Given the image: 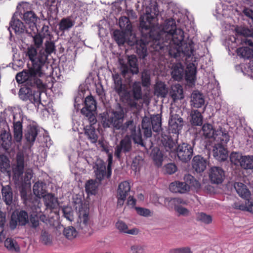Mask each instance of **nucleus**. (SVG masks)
I'll list each match as a JSON object with an SVG mask.
<instances>
[{"label":"nucleus","instance_id":"f257e3e1","mask_svg":"<svg viewBox=\"0 0 253 253\" xmlns=\"http://www.w3.org/2000/svg\"><path fill=\"white\" fill-rule=\"evenodd\" d=\"M161 19L165 21L162 30L159 28L158 35L155 36V30H152L150 37L155 40L156 50H168L170 56L177 58L183 56H190L192 53V49L190 44L183 43L184 32L180 29H177L175 22L172 18L168 19Z\"/></svg>","mask_w":253,"mask_h":253},{"label":"nucleus","instance_id":"f03ea898","mask_svg":"<svg viewBox=\"0 0 253 253\" xmlns=\"http://www.w3.org/2000/svg\"><path fill=\"white\" fill-rule=\"evenodd\" d=\"M26 55L32 62L31 67L28 70L18 73L16 76V80L18 83H25L29 86L36 87L41 89L45 87V85L42 78L46 76L45 71L47 65L45 64L47 55L42 50L39 53L33 46L28 47Z\"/></svg>","mask_w":253,"mask_h":253},{"label":"nucleus","instance_id":"7ed1b4c3","mask_svg":"<svg viewBox=\"0 0 253 253\" xmlns=\"http://www.w3.org/2000/svg\"><path fill=\"white\" fill-rule=\"evenodd\" d=\"M158 17H140V28L142 35L146 34V38L149 36V40L141 39L138 40L135 35L132 33L131 29L130 30V34H128L127 37V42L129 45L132 46L136 44V52L140 58H144L147 55L146 44L152 42H153L154 48L155 49L156 43L155 40L150 37V35L152 30H155L154 35H158L157 31H159V28L162 30L163 25L159 26L156 24L158 20Z\"/></svg>","mask_w":253,"mask_h":253},{"label":"nucleus","instance_id":"20e7f679","mask_svg":"<svg viewBox=\"0 0 253 253\" xmlns=\"http://www.w3.org/2000/svg\"><path fill=\"white\" fill-rule=\"evenodd\" d=\"M142 128L144 130V135L149 138L152 136V129L154 132H159L162 130L161 117L157 114L149 117H144L142 121Z\"/></svg>","mask_w":253,"mask_h":253},{"label":"nucleus","instance_id":"39448f33","mask_svg":"<svg viewBox=\"0 0 253 253\" xmlns=\"http://www.w3.org/2000/svg\"><path fill=\"white\" fill-rule=\"evenodd\" d=\"M81 202V201L79 200V203L76 204V208H79L77 227L83 233H85L89 230L90 227L89 208L86 205L83 204Z\"/></svg>","mask_w":253,"mask_h":253},{"label":"nucleus","instance_id":"423d86ee","mask_svg":"<svg viewBox=\"0 0 253 253\" xmlns=\"http://www.w3.org/2000/svg\"><path fill=\"white\" fill-rule=\"evenodd\" d=\"M124 118V113L122 109L118 111L112 110L108 113L102 114V123L104 127H110L113 126L117 129L119 128L121 123H123Z\"/></svg>","mask_w":253,"mask_h":253},{"label":"nucleus","instance_id":"0eeeda50","mask_svg":"<svg viewBox=\"0 0 253 253\" xmlns=\"http://www.w3.org/2000/svg\"><path fill=\"white\" fill-rule=\"evenodd\" d=\"M106 12L104 15H112V16L119 14L122 15L125 13L127 16H134L135 14L133 10L131 8H128L126 2L124 0L116 1L112 3L111 5L107 6L104 9Z\"/></svg>","mask_w":253,"mask_h":253},{"label":"nucleus","instance_id":"6e6552de","mask_svg":"<svg viewBox=\"0 0 253 253\" xmlns=\"http://www.w3.org/2000/svg\"><path fill=\"white\" fill-rule=\"evenodd\" d=\"M132 144L131 136L126 134L115 148L114 156L118 159L122 157L123 153L126 154L132 150Z\"/></svg>","mask_w":253,"mask_h":253},{"label":"nucleus","instance_id":"1a4fd4ad","mask_svg":"<svg viewBox=\"0 0 253 253\" xmlns=\"http://www.w3.org/2000/svg\"><path fill=\"white\" fill-rule=\"evenodd\" d=\"M29 222L28 215L24 211H15L12 214L9 222L11 229L16 228L17 225L25 226Z\"/></svg>","mask_w":253,"mask_h":253},{"label":"nucleus","instance_id":"9d476101","mask_svg":"<svg viewBox=\"0 0 253 253\" xmlns=\"http://www.w3.org/2000/svg\"><path fill=\"white\" fill-rule=\"evenodd\" d=\"M137 59L135 56L131 55L128 57V63L129 67L120 60V63L121 65V73L124 78L129 77V73L133 74H137L139 72L138 66L137 64Z\"/></svg>","mask_w":253,"mask_h":253},{"label":"nucleus","instance_id":"9b49d317","mask_svg":"<svg viewBox=\"0 0 253 253\" xmlns=\"http://www.w3.org/2000/svg\"><path fill=\"white\" fill-rule=\"evenodd\" d=\"M178 159L183 162L186 163L190 160L193 155V148L188 143H182L176 148Z\"/></svg>","mask_w":253,"mask_h":253},{"label":"nucleus","instance_id":"f8f14e48","mask_svg":"<svg viewBox=\"0 0 253 253\" xmlns=\"http://www.w3.org/2000/svg\"><path fill=\"white\" fill-rule=\"evenodd\" d=\"M12 116L14 138L17 142H20L23 137V119L19 114H13Z\"/></svg>","mask_w":253,"mask_h":253},{"label":"nucleus","instance_id":"ddd939ff","mask_svg":"<svg viewBox=\"0 0 253 253\" xmlns=\"http://www.w3.org/2000/svg\"><path fill=\"white\" fill-rule=\"evenodd\" d=\"M24 168V157L22 153H18L16 155V164L13 169L14 176L18 180H23V173Z\"/></svg>","mask_w":253,"mask_h":253},{"label":"nucleus","instance_id":"4468645a","mask_svg":"<svg viewBox=\"0 0 253 253\" xmlns=\"http://www.w3.org/2000/svg\"><path fill=\"white\" fill-rule=\"evenodd\" d=\"M130 189L129 183L127 181H124L119 184L117 191L118 206L123 205Z\"/></svg>","mask_w":253,"mask_h":253},{"label":"nucleus","instance_id":"2eb2a0df","mask_svg":"<svg viewBox=\"0 0 253 253\" xmlns=\"http://www.w3.org/2000/svg\"><path fill=\"white\" fill-rule=\"evenodd\" d=\"M169 128L172 133H179L183 126V121L178 114H171L169 121Z\"/></svg>","mask_w":253,"mask_h":253},{"label":"nucleus","instance_id":"dca6fc26","mask_svg":"<svg viewBox=\"0 0 253 253\" xmlns=\"http://www.w3.org/2000/svg\"><path fill=\"white\" fill-rule=\"evenodd\" d=\"M224 176V171L220 167H213L209 170V177L211 182L213 183H221Z\"/></svg>","mask_w":253,"mask_h":253},{"label":"nucleus","instance_id":"f3484780","mask_svg":"<svg viewBox=\"0 0 253 253\" xmlns=\"http://www.w3.org/2000/svg\"><path fill=\"white\" fill-rule=\"evenodd\" d=\"M11 139L8 125L5 121L0 120V141L2 145H9Z\"/></svg>","mask_w":253,"mask_h":253},{"label":"nucleus","instance_id":"a211bd4d","mask_svg":"<svg viewBox=\"0 0 253 253\" xmlns=\"http://www.w3.org/2000/svg\"><path fill=\"white\" fill-rule=\"evenodd\" d=\"M147 4L145 3V6L143 5V14L146 16H159L162 15L158 8V2L156 0H149Z\"/></svg>","mask_w":253,"mask_h":253},{"label":"nucleus","instance_id":"6ab92c4d","mask_svg":"<svg viewBox=\"0 0 253 253\" xmlns=\"http://www.w3.org/2000/svg\"><path fill=\"white\" fill-rule=\"evenodd\" d=\"M161 141L166 151L170 153L175 151L176 143L169 134L163 132L161 135Z\"/></svg>","mask_w":253,"mask_h":253},{"label":"nucleus","instance_id":"aec40b11","mask_svg":"<svg viewBox=\"0 0 253 253\" xmlns=\"http://www.w3.org/2000/svg\"><path fill=\"white\" fill-rule=\"evenodd\" d=\"M136 125L133 119H130L125 123H121L119 128L117 130H120L122 134H130L136 131Z\"/></svg>","mask_w":253,"mask_h":253},{"label":"nucleus","instance_id":"412c9836","mask_svg":"<svg viewBox=\"0 0 253 253\" xmlns=\"http://www.w3.org/2000/svg\"><path fill=\"white\" fill-rule=\"evenodd\" d=\"M169 189L172 192L184 194L189 191L190 186L185 182L176 181L170 184Z\"/></svg>","mask_w":253,"mask_h":253},{"label":"nucleus","instance_id":"4be33fe9","mask_svg":"<svg viewBox=\"0 0 253 253\" xmlns=\"http://www.w3.org/2000/svg\"><path fill=\"white\" fill-rule=\"evenodd\" d=\"M214 140L217 142V144L225 145L229 142L230 136L227 130L220 128L215 130Z\"/></svg>","mask_w":253,"mask_h":253},{"label":"nucleus","instance_id":"5701e85b","mask_svg":"<svg viewBox=\"0 0 253 253\" xmlns=\"http://www.w3.org/2000/svg\"><path fill=\"white\" fill-rule=\"evenodd\" d=\"M223 144H215L213 148V156L218 161H224L227 158V151Z\"/></svg>","mask_w":253,"mask_h":253},{"label":"nucleus","instance_id":"b1692460","mask_svg":"<svg viewBox=\"0 0 253 253\" xmlns=\"http://www.w3.org/2000/svg\"><path fill=\"white\" fill-rule=\"evenodd\" d=\"M192 168L197 172H201L205 170L207 167V162L199 155L195 156L192 160Z\"/></svg>","mask_w":253,"mask_h":253},{"label":"nucleus","instance_id":"393cba45","mask_svg":"<svg viewBox=\"0 0 253 253\" xmlns=\"http://www.w3.org/2000/svg\"><path fill=\"white\" fill-rule=\"evenodd\" d=\"M30 3L21 2L18 4L13 16H30Z\"/></svg>","mask_w":253,"mask_h":253},{"label":"nucleus","instance_id":"a878e982","mask_svg":"<svg viewBox=\"0 0 253 253\" xmlns=\"http://www.w3.org/2000/svg\"><path fill=\"white\" fill-rule=\"evenodd\" d=\"M191 98L192 105L195 108L201 107L205 103L203 95L197 91H195L192 93Z\"/></svg>","mask_w":253,"mask_h":253},{"label":"nucleus","instance_id":"bb28decb","mask_svg":"<svg viewBox=\"0 0 253 253\" xmlns=\"http://www.w3.org/2000/svg\"><path fill=\"white\" fill-rule=\"evenodd\" d=\"M169 94L174 101L183 98V89L179 84L172 85L169 92Z\"/></svg>","mask_w":253,"mask_h":253},{"label":"nucleus","instance_id":"cd10ccee","mask_svg":"<svg viewBox=\"0 0 253 253\" xmlns=\"http://www.w3.org/2000/svg\"><path fill=\"white\" fill-rule=\"evenodd\" d=\"M116 227L120 232L132 235H137L139 233V230L134 228L128 229L127 225L122 221H119L116 223Z\"/></svg>","mask_w":253,"mask_h":253},{"label":"nucleus","instance_id":"c85d7f7f","mask_svg":"<svg viewBox=\"0 0 253 253\" xmlns=\"http://www.w3.org/2000/svg\"><path fill=\"white\" fill-rule=\"evenodd\" d=\"M44 203L47 208L54 209L58 207L57 198L52 194H47L43 197Z\"/></svg>","mask_w":253,"mask_h":253},{"label":"nucleus","instance_id":"c756f323","mask_svg":"<svg viewBox=\"0 0 253 253\" xmlns=\"http://www.w3.org/2000/svg\"><path fill=\"white\" fill-rule=\"evenodd\" d=\"M237 193L239 195L244 199H247L250 197L251 193L247 186L242 183L236 182L234 185Z\"/></svg>","mask_w":253,"mask_h":253},{"label":"nucleus","instance_id":"7c9ffc66","mask_svg":"<svg viewBox=\"0 0 253 253\" xmlns=\"http://www.w3.org/2000/svg\"><path fill=\"white\" fill-rule=\"evenodd\" d=\"M127 31H121L117 30L113 32V37L115 41L119 45H123L127 41V36L128 34Z\"/></svg>","mask_w":253,"mask_h":253},{"label":"nucleus","instance_id":"2f4dec72","mask_svg":"<svg viewBox=\"0 0 253 253\" xmlns=\"http://www.w3.org/2000/svg\"><path fill=\"white\" fill-rule=\"evenodd\" d=\"M1 193L4 202L6 205H10L13 200V193L10 187L8 185L3 186Z\"/></svg>","mask_w":253,"mask_h":253},{"label":"nucleus","instance_id":"473e14b6","mask_svg":"<svg viewBox=\"0 0 253 253\" xmlns=\"http://www.w3.org/2000/svg\"><path fill=\"white\" fill-rule=\"evenodd\" d=\"M84 134L91 143H96L97 142L98 135L95 128L92 126H86L84 127Z\"/></svg>","mask_w":253,"mask_h":253},{"label":"nucleus","instance_id":"72a5a7b5","mask_svg":"<svg viewBox=\"0 0 253 253\" xmlns=\"http://www.w3.org/2000/svg\"><path fill=\"white\" fill-rule=\"evenodd\" d=\"M184 75V68L181 64L173 66L171 72L172 78L176 81L181 80Z\"/></svg>","mask_w":253,"mask_h":253},{"label":"nucleus","instance_id":"f704fd0d","mask_svg":"<svg viewBox=\"0 0 253 253\" xmlns=\"http://www.w3.org/2000/svg\"><path fill=\"white\" fill-rule=\"evenodd\" d=\"M38 135V129L35 126H29L25 134L27 141L29 143H33Z\"/></svg>","mask_w":253,"mask_h":253},{"label":"nucleus","instance_id":"c9c22d12","mask_svg":"<svg viewBox=\"0 0 253 253\" xmlns=\"http://www.w3.org/2000/svg\"><path fill=\"white\" fill-rule=\"evenodd\" d=\"M190 122L193 125L200 126L202 124L203 117L198 110H192L190 114Z\"/></svg>","mask_w":253,"mask_h":253},{"label":"nucleus","instance_id":"e433bc0d","mask_svg":"<svg viewBox=\"0 0 253 253\" xmlns=\"http://www.w3.org/2000/svg\"><path fill=\"white\" fill-rule=\"evenodd\" d=\"M155 92L158 96L165 97L168 92V89L164 83L158 82L155 86Z\"/></svg>","mask_w":253,"mask_h":253},{"label":"nucleus","instance_id":"4c0bfd02","mask_svg":"<svg viewBox=\"0 0 253 253\" xmlns=\"http://www.w3.org/2000/svg\"><path fill=\"white\" fill-rule=\"evenodd\" d=\"M30 16H37L40 15L43 16V9L44 7L42 4L38 2L30 4Z\"/></svg>","mask_w":253,"mask_h":253},{"label":"nucleus","instance_id":"58836bf2","mask_svg":"<svg viewBox=\"0 0 253 253\" xmlns=\"http://www.w3.org/2000/svg\"><path fill=\"white\" fill-rule=\"evenodd\" d=\"M96 178L101 181L105 176H107L106 167L104 164H98L96 165V169L95 170Z\"/></svg>","mask_w":253,"mask_h":253},{"label":"nucleus","instance_id":"ea45409f","mask_svg":"<svg viewBox=\"0 0 253 253\" xmlns=\"http://www.w3.org/2000/svg\"><path fill=\"white\" fill-rule=\"evenodd\" d=\"M73 13L76 16H85L88 14L86 9V5L85 4H81L79 1L75 4V7Z\"/></svg>","mask_w":253,"mask_h":253},{"label":"nucleus","instance_id":"a19ab883","mask_svg":"<svg viewBox=\"0 0 253 253\" xmlns=\"http://www.w3.org/2000/svg\"><path fill=\"white\" fill-rule=\"evenodd\" d=\"M113 79L114 84V90L120 95L123 91L122 79L118 74L113 75Z\"/></svg>","mask_w":253,"mask_h":253},{"label":"nucleus","instance_id":"79ce46f5","mask_svg":"<svg viewBox=\"0 0 253 253\" xmlns=\"http://www.w3.org/2000/svg\"><path fill=\"white\" fill-rule=\"evenodd\" d=\"M4 246L10 251L18 252L20 248L17 242L12 238H7L4 242Z\"/></svg>","mask_w":253,"mask_h":253},{"label":"nucleus","instance_id":"37998d69","mask_svg":"<svg viewBox=\"0 0 253 253\" xmlns=\"http://www.w3.org/2000/svg\"><path fill=\"white\" fill-rule=\"evenodd\" d=\"M11 26L16 32L19 33H22L24 31L25 28L24 24L15 17H12Z\"/></svg>","mask_w":253,"mask_h":253},{"label":"nucleus","instance_id":"c03bdc74","mask_svg":"<svg viewBox=\"0 0 253 253\" xmlns=\"http://www.w3.org/2000/svg\"><path fill=\"white\" fill-rule=\"evenodd\" d=\"M78 232L75 227L72 226H68L64 228L63 234L69 240L75 239L78 235Z\"/></svg>","mask_w":253,"mask_h":253},{"label":"nucleus","instance_id":"a18cd8bd","mask_svg":"<svg viewBox=\"0 0 253 253\" xmlns=\"http://www.w3.org/2000/svg\"><path fill=\"white\" fill-rule=\"evenodd\" d=\"M132 93L133 97L136 100H139L142 98V91L140 82H135L132 87Z\"/></svg>","mask_w":253,"mask_h":253},{"label":"nucleus","instance_id":"49530a36","mask_svg":"<svg viewBox=\"0 0 253 253\" xmlns=\"http://www.w3.org/2000/svg\"><path fill=\"white\" fill-rule=\"evenodd\" d=\"M202 134L207 138L214 137L215 131L213 129L212 126L210 124H204L202 129Z\"/></svg>","mask_w":253,"mask_h":253},{"label":"nucleus","instance_id":"de8ad7c7","mask_svg":"<svg viewBox=\"0 0 253 253\" xmlns=\"http://www.w3.org/2000/svg\"><path fill=\"white\" fill-rule=\"evenodd\" d=\"M33 192L39 198L43 197L45 195V190L43 189L42 183L36 182L33 186Z\"/></svg>","mask_w":253,"mask_h":253},{"label":"nucleus","instance_id":"09e8293b","mask_svg":"<svg viewBox=\"0 0 253 253\" xmlns=\"http://www.w3.org/2000/svg\"><path fill=\"white\" fill-rule=\"evenodd\" d=\"M128 17H120L119 24L121 29L127 31L128 33H129L132 26Z\"/></svg>","mask_w":253,"mask_h":253},{"label":"nucleus","instance_id":"8fccbe9b","mask_svg":"<svg viewBox=\"0 0 253 253\" xmlns=\"http://www.w3.org/2000/svg\"><path fill=\"white\" fill-rule=\"evenodd\" d=\"M85 107L83 109H86L87 111H95L96 109V102L92 96H87L85 98Z\"/></svg>","mask_w":253,"mask_h":253},{"label":"nucleus","instance_id":"3c124183","mask_svg":"<svg viewBox=\"0 0 253 253\" xmlns=\"http://www.w3.org/2000/svg\"><path fill=\"white\" fill-rule=\"evenodd\" d=\"M85 191L88 194L95 195L97 191V186L93 180H89L85 183Z\"/></svg>","mask_w":253,"mask_h":253},{"label":"nucleus","instance_id":"603ef678","mask_svg":"<svg viewBox=\"0 0 253 253\" xmlns=\"http://www.w3.org/2000/svg\"><path fill=\"white\" fill-rule=\"evenodd\" d=\"M241 168L248 169H253V156H244L241 161Z\"/></svg>","mask_w":253,"mask_h":253},{"label":"nucleus","instance_id":"864d4df0","mask_svg":"<svg viewBox=\"0 0 253 253\" xmlns=\"http://www.w3.org/2000/svg\"><path fill=\"white\" fill-rule=\"evenodd\" d=\"M184 180L185 183L188 184L190 187H193L198 189L200 187V183L191 175L189 174H185L184 176Z\"/></svg>","mask_w":253,"mask_h":253},{"label":"nucleus","instance_id":"5fc2aeb1","mask_svg":"<svg viewBox=\"0 0 253 253\" xmlns=\"http://www.w3.org/2000/svg\"><path fill=\"white\" fill-rule=\"evenodd\" d=\"M237 53L244 58H250L253 55V51L248 47H243L237 49Z\"/></svg>","mask_w":253,"mask_h":253},{"label":"nucleus","instance_id":"6e6d98bb","mask_svg":"<svg viewBox=\"0 0 253 253\" xmlns=\"http://www.w3.org/2000/svg\"><path fill=\"white\" fill-rule=\"evenodd\" d=\"M93 112L94 111H87L86 109H82L81 110L82 114L87 118L90 124L89 126H92L97 122V120Z\"/></svg>","mask_w":253,"mask_h":253},{"label":"nucleus","instance_id":"4d7b16f0","mask_svg":"<svg viewBox=\"0 0 253 253\" xmlns=\"http://www.w3.org/2000/svg\"><path fill=\"white\" fill-rule=\"evenodd\" d=\"M244 156L238 152H232L230 155V160L232 164L241 167V161Z\"/></svg>","mask_w":253,"mask_h":253},{"label":"nucleus","instance_id":"13d9d810","mask_svg":"<svg viewBox=\"0 0 253 253\" xmlns=\"http://www.w3.org/2000/svg\"><path fill=\"white\" fill-rule=\"evenodd\" d=\"M244 156L238 152H232L230 155V160L232 164L241 167V161Z\"/></svg>","mask_w":253,"mask_h":253},{"label":"nucleus","instance_id":"bf43d9fd","mask_svg":"<svg viewBox=\"0 0 253 253\" xmlns=\"http://www.w3.org/2000/svg\"><path fill=\"white\" fill-rule=\"evenodd\" d=\"M185 77L187 80L193 82L195 79L196 68L193 64L188 66L186 71Z\"/></svg>","mask_w":253,"mask_h":253},{"label":"nucleus","instance_id":"052dcab7","mask_svg":"<svg viewBox=\"0 0 253 253\" xmlns=\"http://www.w3.org/2000/svg\"><path fill=\"white\" fill-rule=\"evenodd\" d=\"M196 219L197 221H200L206 224L211 223L212 220V216L204 212H199L197 214Z\"/></svg>","mask_w":253,"mask_h":253},{"label":"nucleus","instance_id":"680f3d73","mask_svg":"<svg viewBox=\"0 0 253 253\" xmlns=\"http://www.w3.org/2000/svg\"><path fill=\"white\" fill-rule=\"evenodd\" d=\"M128 135L131 136V139H132L135 144H137L143 147L145 146L140 129H139L137 131L136 130V131L133 133Z\"/></svg>","mask_w":253,"mask_h":253},{"label":"nucleus","instance_id":"e2e57ef3","mask_svg":"<svg viewBox=\"0 0 253 253\" xmlns=\"http://www.w3.org/2000/svg\"><path fill=\"white\" fill-rule=\"evenodd\" d=\"M45 49L44 53L47 55V57L49 55L53 53H55L56 49L55 44L52 41H46L44 43Z\"/></svg>","mask_w":253,"mask_h":253},{"label":"nucleus","instance_id":"0e129e2a","mask_svg":"<svg viewBox=\"0 0 253 253\" xmlns=\"http://www.w3.org/2000/svg\"><path fill=\"white\" fill-rule=\"evenodd\" d=\"M32 90L28 87H23L20 89L19 96L20 99L24 101L30 100Z\"/></svg>","mask_w":253,"mask_h":253},{"label":"nucleus","instance_id":"69168bd1","mask_svg":"<svg viewBox=\"0 0 253 253\" xmlns=\"http://www.w3.org/2000/svg\"><path fill=\"white\" fill-rule=\"evenodd\" d=\"M9 161L4 155H0V168L2 172H5L9 168Z\"/></svg>","mask_w":253,"mask_h":253},{"label":"nucleus","instance_id":"338daca9","mask_svg":"<svg viewBox=\"0 0 253 253\" xmlns=\"http://www.w3.org/2000/svg\"><path fill=\"white\" fill-rule=\"evenodd\" d=\"M239 33H240L241 35H243V38H241L242 42L249 45L248 42H246V40L251 39L253 38V36H252V32L249 29L242 28Z\"/></svg>","mask_w":253,"mask_h":253},{"label":"nucleus","instance_id":"774afa93","mask_svg":"<svg viewBox=\"0 0 253 253\" xmlns=\"http://www.w3.org/2000/svg\"><path fill=\"white\" fill-rule=\"evenodd\" d=\"M169 253H193L191 249L188 246L171 249Z\"/></svg>","mask_w":253,"mask_h":253}]
</instances>
